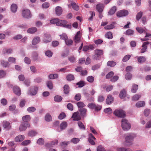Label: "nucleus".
<instances>
[{
    "mask_svg": "<svg viewBox=\"0 0 151 151\" xmlns=\"http://www.w3.org/2000/svg\"><path fill=\"white\" fill-rule=\"evenodd\" d=\"M0 102L3 106H5L7 104L8 101L6 99L3 98L0 100Z\"/></svg>",
    "mask_w": 151,
    "mask_h": 151,
    "instance_id": "nucleus-51",
    "label": "nucleus"
},
{
    "mask_svg": "<svg viewBox=\"0 0 151 151\" xmlns=\"http://www.w3.org/2000/svg\"><path fill=\"white\" fill-rule=\"evenodd\" d=\"M103 52L102 50L96 49L95 51V54L92 56L93 59L95 60H98L100 59L101 56L103 55Z\"/></svg>",
    "mask_w": 151,
    "mask_h": 151,
    "instance_id": "nucleus-3",
    "label": "nucleus"
},
{
    "mask_svg": "<svg viewBox=\"0 0 151 151\" xmlns=\"http://www.w3.org/2000/svg\"><path fill=\"white\" fill-rule=\"evenodd\" d=\"M30 119L31 118L29 115H26L22 117L23 122L29 123V122L30 121Z\"/></svg>",
    "mask_w": 151,
    "mask_h": 151,
    "instance_id": "nucleus-26",
    "label": "nucleus"
},
{
    "mask_svg": "<svg viewBox=\"0 0 151 151\" xmlns=\"http://www.w3.org/2000/svg\"><path fill=\"white\" fill-rule=\"evenodd\" d=\"M55 11L56 14L59 16L62 13L63 9L60 6H57L55 8Z\"/></svg>",
    "mask_w": 151,
    "mask_h": 151,
    "instance_id": "nucleus-18",
    "label": "nucleus"
},
{
    "mask_svg": "<svg viewBox=\"0 0 151 151\" xmlns=\"http://www.w3.org/2000/svg\"><path fill=\"white\" fill-rule=\"evenodd\" d=\"M138 62L140 63H142L146 61V58L143 56H139L137 58Z\"/></svg>",
    "mask_w": 151,
    "mask_h": 151,
    "instance_id": "nucleus-24",
    "label": "nucleus"
},
{
    "mask_svg": "<svg viewBox=\"0 0 151 151\" xmlns=\"http://www.w3.org/2000/svg\"><path fill=\"white\" fill-rule=\"evenodd\" d=\"M45 54L46 56L49 58H50L52 56L53 53L51 51L48 50L45 52Z\"/></svg>",
    "mask_w": 151,
    "mask_h": 151,
    "instance_id": "nucleus-64",
    "label": "nucleus"
},
{
    "mask_svg": "<svg viewBox=\"0 0 151 151\" xmlns=\"http://www.w3.org/2000/svg\"><path fill=\"white\" fill-rule=\"evenodd\" d=\"M30 126V124L29 123L22 122L19 127V129L21 131H24L26 129L27 127H29Z\"/></svg>",
    "mask_w": 151,
    "mask_h": 151,
    "instance_id": "nucleus-9",
    "label": "nucleus"
},
{
    "mask_svg": "<svg viewBox=\"0 0 151 151\" xmlns=\"http://www.w3.org/2000/svg\"><path fill=\"white\" fill-rule=\"evenodd\" d=\"M78 124L80 129L83 130H86V128L84 125L80 121H78Z\"/></svg>",
    "mask_w": 151,
    "mask_h": 151,
    "instance_id": "nucleus-38",
    "label": "nucleus"
},
{
    "mask_svg": "<svg viewBox=\"0 0 151 151\" xmlns=\"http://www.w3.org/2000/svg\"><path fill=\"white\" fill-rule=\"evenodd\" d=\"M138 89V85L135 84H134L132 86L131 91L132 93H135Z\"/></svg>",
    "mask_w": 151,
    "mask_h": 151,
    "instance_id": "nucleus-37",
    "label": "nucleus"
},
{
    "mask_svg": "<svg viewBox=\"0 0 151 151\" xmlns=\"http://www.w3.org/2000/svg\"><path fill=\"white\" fill-rule=\"evenodd\" d=\"M85 81H81L76 83L77 86H78L79 88H81L85 85Z\"/></svg>",
    "mask_w": 151,
    "mask_h": 151,
    "instance_id": "nucleus-45",
    "label": "nucleus"
},
{
    "mask_svg": "<svg viewBox=\"0 0 151 151\" xmlns=\"http://www.w3.org/2000/svg\"><path fill=\"white\" fill-rule=\"evenodd\" d=\"M145 104V103L144 101H139L136 103L135 106L136 107L139 108L144 106Z\"/></svg>",
    "mask_w": 151,
    "mask_h": 151,
    "instance_id": "nucleus-28",
    "label": "nucleus"
},
{
    "mask_svg": "<svg viewBox=\"0 0 151 151\" xmlns=\"http://www.w3.org/2000/svg\"><path fill=\"white\" fill-rule=\"evenodd\" d=\"M40 38L38 37H35L32 41V44L33 45H35L40 42Z\"/></svg>",
    "mask_w": 151,
    "mask_h": 151,
    "instance_id": "nucleus-23",
    "label": "nucleus"
},
{
    "mask_svg": "<svg viewBox=\"0 0 151 151\" xmlns=\"http://www.w3.org/2000/svg\"><path fill=\"white\" fill-rule=\"evenodd\" d=\"M134 33V31L133 30L129 29L126 30L124 34L127 35L131 36L133 35Z\"/></svg>",
    "mask_w": 151,
    "mask_h": 151,
    "instance_id": "nucleus-41",
    "label": "nucleus"
},
{
    "mask_svg": "<svg viewBox=\"0 0 151 151\" xmlns=\"http://www.w3.org/2000/svg\"><path fill=\"white\" fill-rule=\"evenodd\" d=\"M77 105L78 108H79V109L84 108L83 107L86 106L84 104L83 102L81 101H79L77 103Z\"/></svg>",
    "mask_w": 151,
    "mask_h": 151,
    "instance_id": "nucleus-44",
    "label": "nucleus"
},
{
    "mask_svg": "<svg viewBox=\"0 0 151 151\" xmlns=\"http://www.w3.org/2000/svg\"><path fill=\"white\" fill-rule=\"evenodd\" d=\"M67 126V123L65 121L63 122L60 125V128L61 130L65 129Z\"/></svg>",
    "mask_w": 151,
    "mask_h": 151,
    "instance_id": "nucleus-31",
    "label": "nucleus"
},
{
    "mask_svg": "<svg viewBox=\"0 0 151 151\" xmlns=\"http://www.w3.org/2000/svg\"><path fill=\"white\" fill-rule=\"evenodd\" d=\"M116 65V62L113 60L109 61L107 63V65L111 67H114Z\"/></svg>",
    "mask_w": 151,
    "mask_h": 151,
    "instance_id": "nucleus-36",
    "label": "nucleus"
},
{
    "mask_svg": "<svg viewBox=\"0 0 151 151\" xmlns=\"http://www.w3.org/2000/svg\"><path fill=\"white\" fill-rule=\"evenodd\" d=\"M50 23L52 24H56L57 26H60L61 24V20L60 21L59 19L55 18L50 20Z\"/></svg>",
    "mask_w": 151,
    "mask_h": 151,
    "instance_id": "nucleus-16",
    "label": "nucleus"
},
{
    "mask_svg": "<svg viewBox=\"0 0 151 151\" xmlns=\"http://www.w3.org/2000/svg\"><path fill=\"white\" fill-rule=\"evenodd\" d=\"M121 124L122 129L124 131H127L131 128V125L126 119H122Z\"/></svg>",
    "mask_w": 151,
    "mask_h": 151,
    "instance_id": "nucleus-1",
    "label": "nucleus"
},
{
    "mask_svg": "<svg viewBox=\"0 0 151 151\" xmlns=\"http://www.w3.org/2000/svg\"><path fill=\"white\" fill-rule=\"evenodd\" d=\"M17 4H12L11 6V10L13 13H15L17 9Z\"/></svg>",
    "mask_w": 151,
    "mask_h": 151,
    "instance_id": "nucleus-25",
    "label": "nucleus"
},
{
    "mask_svg": "<svg viewBox=\"0 0 151 151\" xmlns=\"http://www.w3.org/2000/svg\"><path fill=\"white\" fill-rule=\"evenodd\" d=\"M61 24L60 26L63 27H64L68 28L69 29H71V26L70 25V24H66L68 23V22L65 20H61Z\"/></svg>",
    "mask_w": 151,
    "mask_h": 151,
    "instance_id": "nucleus-15",
    "label": "nucleus"
},
{
    "mask_svg": "<svg viewBox=\"0 0 151 151\" xmlns=\"http://www.w3.org/2000/svg\"><path fill=\"white\" fill-rule=\"evenodd\" d=\"M63 92L65 94H68L70 92V87L68 84L65 85L63 87Z\"/></svg>",
    "mask_w": 151,
    "mask_h": 151,
    "instance_id": "nucleus-22",
    "label": "nucleus"
},
{
    "mask_svg": "<svg viewBox=\"0 0 151 151\" xmlns=\"http://www.w3.org/2000/svg\"><path fill=\"white\" fill-rule=\"evenodd\" d=\"M141 96L140 95L136 94L132 97V100L134 101H137L139 99Z\"/></svg>",
    "mask_w": 151,
    "mask_h": 151,
    "instance_id": "nucleus-58",
    "label": "nucleus"
},
{
    "mask_svg": "<svg viewBox=\"0 0 151 151\" xmlns=\"http://www.w3.org/2000/svg\"><path fill=\"white\" fill-rule=\"evenodd\" d=\"M150 42L148 41L144 42L142 46V48L141 49L140 51L141 53H143L147 51V45L149 44Z\"/></svg>",
    "mask_w": 151,
    "mask_h": 151,
    "instance_id": "nucleus-14",
    "label": "nucleus"
},
{
    "mask_svg": "<svg viewBox=\"0 0 151 151\" xmlns=\"http://www.w3.org/2000/svg\"><path fill=\"white\" fill-rule=\"evenodd\" d=\"M87 109L85 108L79 109V111L80 113V115L82 117H84L86 116Z\"/></svg>",
    "mask_w": 151,
    "mask_h": 151,
    "instance_id": "nucleus-19",
    "label": "nucleus"
},
{
    "mask_svg": "<svg viewBox=\"0 0 151 151\" xmlns=\"http://www.w3.org/2000/svg\"><path fill=\"white\" fill-rule=\"evenodd\" d=\"M87 107L90 109L94 110L96 112L99 111L102 109V106L99 104H96L93 103H90L87 105Z\"/></svg>",
    "mask_w": 151,
    "mask_h": 151,
    "instance_id": "nucleus-2",
    "label": "nucleus"
},
{
    "mask_svg": "<svg viewBox=\"0 0 151 151\" xmlns=\"http://www.w3.org/2000/svg\"><path fill=\"white\" fill-rule=\"evenodd\" d=\"M114 74V73L113 72L111 71L109 72L106 76V79H109Z\"/></svg>",
    "mask_w": 151,
    "mask_h": 151,
    "instance_id": "nucleus-60",
    "label": "nucleus"
},
{
    "mask_svg": "<svg viewBox=\"0 0 151 151\" xmlns=\"http://www.w3.org/2000/svg\"><path fill=\"white\" fill-rule=\"evenodd\" d=\"M45 143L44 139L42 138H39L37 142V143L40 145H43Z\"/></svg>",
    "mask_w": 151,
    "mask_h": 151,
    "instance_id": "nucleus-46",
    "label": "nucleus"
},
{
    "mask_svg": "<svg viewBox=\"0 0 151 151\" xmlns=\"http://www.w3.org/2000/svg\"><path fill=\"white\" fill-rule=\"evenodd\" d=\"M66 78L68 81H71L74 80L75 77L73 75L69 74L67 76Z\"/></svg>",
    "mask_w": 151,
    "mask_h": 151,
    "instance_id": "nucleus-35",
    "label": "nucleus"
},
{
    "mask_svg": "<svg viewBox=\"0 0 151 151\" xmlns=\"http://www.w3.org/2000/svg\"><path fill=\"white\" fill-rule=\"evenodd\" d=\"M129 14L128 11L126 10L123 9L117 12L116 16L119 17H124L127 16Z\"/></svg>",
    "mask_w": 151,
    "mask_h": 151,
    "instance_id": "nucleus-10",
    "label": "nucleus"
},
{
    "mask_svg": "<svg viewBox=\"0 0 151 151\" xmlns=\"http://www.w3.org/2000/svg\"><path fill=\"white\" fill-rule=\"evenodd\" d=\"M22 15L23 17L26 19H29L32 17L30 11L27 9H24L22 12Z\"/></svg>",
    "mask_w": 151,
    "mask_h": 151,
    "instance_id": "nucleus-6",
    "label": "nucleus"
},
{
    "mask_svg": "<svg viewBox=\"0 0 151 151\" xmlns=\"http://www.w3.org/2000/svg\"><path fill=\"white\" fill-rule=\"evenodd\" d=\"M71 6L73 9L76 11H78L79 9V6L77 5L75 3H71Z\"/></svg>",
    "mask_w": 151,
    "mask_h": 151,
    "instance_id": "nucleus-49",
    "label": "nucleus"
},
{
    "mask_svg": "<svg viewBox=\"0 0 151 151\" xmlns=\"http://www.w3.org/2000/svg\"><path fill=\"white\" fill-rule=\"evenodd\" d=\"M87 81L90 83H93L94 80V78L92 76H89L87 78Z\"/></svg>",
    "mask_w": 151,
    "mask_h": 151,
    "instance_id": "nucleus-52",
    "label": "nucleus"
},
{
    "mask_svg": "<svg viewBox=\"0 0 151 151\" xmlns=\"http://www.w3.org/2000/svg\"><path fill=\"white\" fill-rule=\"evenodd\" d=\"M126 92L125 90L123 89L121 90L119 95V96L121 99L124 98L126 96Z\"/></svg>",
    "mask_w": 151,
    "mask_h": 151,
    "instance_id": "nucleus-21",
    "label": "nucleus"
},
{
    "mask_svg": "<svg viewBox=\"0 0 151 151\" xmlns=\"http://www.w3.org/2000/svg\"><path fill=\"white\" fill-rule=\"evenodd\" d=\"M131 57V56L130 55H125L122 59V61L124 62L127 61L130 59Z\"/></svg>",
    "mask_w": 151,
    "mask_h": 151,
    "instance_id": "nucleus-50",
    "label": "nucleus"
},
{
    "mask_svg": "<svg viewBox=\"0 0 151 151\" xmlns=\"http://www.w3.org/2000/svg\"><path fill=\"white\" fill-rule=\"evenodd\" d=\"M1 65L4 67L6 68L9 65V63L7 61H5L4 60H1Z\"/></svg>",
    "mask_w": 151,
    "mask_h": 151,
    "instance_id": "nucleus-42",
    "label": "nucleus"
},
{
    "mask_svg": "<svg viewBox=\"0 0 151 151\" xmlns=\"http://www.w3.org/2000/svg\"><path fill=\"white\" fill-rule=\"evenodd\" d=\"M143 12L140 11L136 15V19L137 21H139L142 17L143 15Z\"/></svg>",
    "mask_w": 151,
    "mask_h": 151,
    "instance_id": "nucleus-43",
    "label": "nucleus"
},
{
    "mask_svg": "<svg viewBox=\"0 0 151 151\" xmlns=\"http://www.w3.org/2000/svg\"><path fill=\"white\" fill-rule=\"evenodd\" d=\"M135 137L134 135L133 134H129L126 136L125 137V142L129 145H131Z\"/></svg>",
    "mask_w": 151,
    "mask_h": 151,
    "instance_id": "nucleus-5",
    "label": "nucleus"
},
{
    "mask_svg": "<svg viewBox=\"0 0 151 151\" xmlns=\"http://www.w3.org/2000/svg\"><path fill=\"white\" fill-rule=\"evenodd\" d=\"M68 60L70 63H73L76 62V58L74 56H70L68 58Z\"/></svg>",
    "mask_w": 151,
    "mask_h": 151,
    "instance_id": "nucleus-57",
    "label": "nucleus"
},
{
    "mask_svg": "<svg viewBox=\"0 0 151 151\" xmlns=\"http://www.w3.org/2000/svg\"><path fill=\"white\" fill-rule=\"evenodd\" d=\"M38 90V87L36 86H35L29 88L28 93L31 96H34L36 94Z\"/></svg>",
    "mask_w": 151,
    "mask_h": 151,
    "instance_id": "nucleus-8",
    "label": "nucleus"
},
{
    "mask_svg": "<svg viewBox=\"0 0 151 151\" xmlns=\"http://www.w3.org/2000/svg\"><path fill=\"white\" fill-rule=\"evenodd\" d=\"M136 30L140 34H142L143 32L145 33L146 32L145 31L144 29L141 27H136Z\"/></svg>",
    "mask_w": 151,
    "mask_h": 151,
    "instance_id": "nucleus-47",
    "label": "nucleus"
},
{
    "mask_svg": "<svg viewBox=\"0 0 151 151\" xmlns=\"http://www.w3.org/2000/svg\"><path fill=\"white\" fill-rule=\"evenodd\" d=\"M66 115L64 112H61L59 115L58 116V118L60 120H62L66 117Z\"/></svg>",
    "mask_w": 151,
    "mask_h": 151,
    "instance_id": "nucleus-55",
    "label": "nucleus"
},
{
    "mask_svg": "<svg viewBox=\"0 0 151 151\" xmlns=\"http://www.w3.org/2000/svg\"><path fill=\"white\" fill-rule=\"evenodd\" d=\"M72 118L73 119L74 121H78L81 119V116L79 115V112L78 111L74 112L72 116Z\"/></svg>",
    "mask_w": 151,
    "mask_h": 151,
    "instance_id": "nucleus-11",
    "label": "nucleus"
},
{
    "mask_svg": "<svg viewBox=\"0 0 151 151\" xmlns=\"http://www.w3.org/2000/svg\"><path fill=\"white\" fill-rule=\"evenodd\" d=\"M105 37L108 39H111L113 38L112 34L111 32H107L105 35Z\"/></svg>",
    "mask_w": 151,
    "mask_h": 151,
    "instance_id": "nucleus-53",
    "label": "nucleus"
},
{
    "mask_svg": "<svg viewBox=\"0 0 151 151\" xmlns=\"http://www.w3.org/2000/svg\"><path fill=\"white\" fill-rule=\"evenodd\" d=\"M51 37L50 34L47 33H44V37L42 40L44 43H47L51 42Z\"/></svg>",
    "mask_w": 151,
    "mask_h": 151,
    "instance_id": "nucleus-7",
    "label": "nucleus"
},
{
    "mask_svg": "<svg viewBox=\"0 0 151 151\" xmlns=\"http://www.w3.org/2000/svg\"><path fill=\"white\" fill-rule=\"evenodd\" d=\"M32 57L34 61H36L38 59V54L35 51L33 52L32 53Z\"/></svg>",
    "mask_w": 151,
    "mask_h": 151,
    "instance_id": "nucleus-29",
    "label": "nucleus"
},
{
    "mask_svg": "<svg viewBox=\"0 0 151 151\" xmlns=\"http://www.w3.org/2000/svg\"><path fill=\"white\" fill-rule=\"evenodd\" d=\"M114 101V98L111 95L109 94L108 95L106 99V104L108 105L111 104Z\"/></svg>",
    "mask_w": 151,
    "mask_h": 151,
    "instance_id": "nucleus-12",
    "label": "nucleus"
},
{
    "mask_svg": "<svg viewBox=\"0 0 151 151\" xmlns=\"http://www.w3.org/2000/svg\"><path fill=\"white\" fill-rule=\"evenodd\" d=\"M62 97L61 96L59 95L55 96L54 97V101L55 102H60L62 101Z\"/></svg>",
    "mask_w": 151,
    "mask_h": 151,
    "instance_id": "nucleus-40",
    "label": "nucleus"
},
{
    "mask_svg": "<svg viewBox=\"0 0 151 151\" xmlns=\"http://www.w3.org/2000/svg\"><path fill=\"white\" fill-rule=\"evenodd\" d=\"M81 96L80 93L76 94L74 97V99L77 101H80L81 99Z\"/></svg>",
    "mask_w": 151,
    "mask_h": 151,
    "instance_id": "nucleus-61",
    "label": "nucleus"
},
{
    "mask_svg": "<svg viewBox=\"0 0 151 151\" xmlns=\"http://www.w3.org/2000/svg\"><path fill=\"white\" fill-rule=\"evenodd\" d=\"M36 110V109L34 107L31 106L27 109V111L29 113H33Z\"/></svg>",
    "mask_w": 151,
    "mask_h": 151,
    "instance_id": "nucleus-48",
    "label": "nucleus"
},
{
    "mask_svg": "<svg viewBox=\"0 0 151 151\" xmlns=\"http://www.w3.org/2000/svg\"><path fill=\"white\" fill-rule=\"evenodd\" d=\"M3 127L8 130L11 128V125L10 122L6 121H4L2 123Z\"/></svg>",
    "mask_w": 151,
    "mask_h": 151,
    "instance_id": "nucleus-13",
    "label": "nucleus"
},
{
    "mask_svg": "<svg viewBox=\"0 0 151 151\" xmlns=\"http://www.w3.org/2000/svg\"><path fill=\"white\" fill-rule=\"evenodd\" d=\"M37 31V28L35 27H32L29 28L28 29L27 32L28 33L30 34H33Z\"/></svg>",
    "mask_w": 151,
    "mask_h": 151,
    "instance_id": "nucleus-27",
    "label": "nucleus"
},
{
    "mask_svg": "<svg viewBox=\"0 0 151 151\" xmlns=\"http://www.w3.org/2000/svg\"><path fill=\"white\" fill-rule=\"evenodd\" d=\"M115 26H114L113 24H111L109 25H107L106 26H105L104 27V29H113L115 28Z\"/></svg>",
    "mask_w": 151,
    "mask_h": 151,
    "instance_id": "nucleus-56",
    "label": "nucleus"
},
{
    "mask_svg": "<svg viewBox=\"0 0 151 151\" xmlns=\"http://www.w3.org/2000/svg\"><path fill=\"white\" fill-rule=\"evenodd\" d=\"M31 142L30 140H25L22 142L21 144L22 145L24 146H27Z\"/></svg>",
    "mask_w": 151,
    "mask_h": 151,
    "instance_id": "nucleus-62",
    "label": "nucleus"
},
{
    "mask_svg": "<svg viewBox=\"0 0 151 151\" xmlns=\"http://www.w3.org/2000/svg\"><path fill=\"white\" fill-rule=\"evenodd\" d=\"M96 10L99 12H102L103 10V5L101 4L96 5Z\"/></svg>",
    "mask_w": 151,
    "mask_h": 151,
    "instance_id": "nucleus-33",
    "label": "nucleus"
},
{
    "mask_svg": "<svg viewBox=\"0 0 151 151\" xmlns=\"http://www.w3.org/2000/svg\"><path fill=\"white\" fill-rule=\"evenodd\" d=\"M79 139L76 138H72L71 140V142L75 144H77L79 142Z\"/></svg>",
    "mask_w": 151,
    "mask_h": 151,
    "instance_id": "nucleus-63",
    "label": "nucleus"
},
{
    "mask_svg": "<svg viewBox=\"0 0 151 151\" xmlns=\"http://www.w3.org/2000/svg\"><path fill=\"white\" fill-rule=\"evenodd\" d=\"M116 10V7L115 6H113L108 12V15H113L115 13Z\"/></svg>",
    "mask_w": 151,
    "mask_h": 151,
    "instance_id": "nucleus-30",
    "label": "nucleus"
},
{
    "mask_svg": "<svg viewBox=\"0 0 151 151\" xmlns=\"http://www.w3.org/2000/svg\"><path fill=\"white\" fill-rule=\"evenodd\" d=\"M24 136L22 135H19L15 138L14 140L16 142H21L23 141L24 139Z\"/></svg>",
    "mask_w": 151,
    "mask_h": 151,
    "instance_id": "nucleus-20",
    "label": "nucleus"
},
{
    "mask_svg": "<svg viewBox=\"0 0 151 151\" xmlns=\"http://www.w3.org/2000/svg\"><path fill=\"white\" fill-rule=\"evenodd\" d=\"M45 120L47 122L51 121L52 120V117L51 116L49 113L47 114L45 117Z\"/></svg>",
    "mask_w": 151,
    "mask_h": 151,
    "instance_id": "nucleus-34",
    "label": "nucleus"
},
{
    "mask_svg": "<svg viewBox=\"0 0 151 151\" xmlns=\"http://www.w3.org/2000/svg\"><path fill=\"white\" fill-rule=\"evenodd\" d=\"M13 91L15 94L18 96H19L21 94L20 89L17 86H15L13 87Z\"/></svg>",
    "mask_w": 151,
    "mask_h": 151,
    "instance_id": "nucleus-17",
    "label": "nucleus"
},
{
    "mask_svg": "<svg viewBox=\"0 0 151 151\" xmlns=\"http://www.w3.org/2000/svg\"><path fill=\"white\" fill-rule=\"evenodd\" d=\"M47 86L50 89H52L53 88V86L51 81H48L46 83Z\"/></svg>",
    "mask_w": 151,
    "mask_h": 151,
    "instance_id": "nucleus-54",
    "label": "nucleus"
},
{
    "mask_svg": "<svg viewBox=\"0 0 151 151\" xmlns=\"http://www.w3.org/2000/svg\"><path fill=\"white\" fill-rule=\"evenodd\" d=\"M114 114L119 118H124L125 116V112L122 110L116 109L113 112Z\"/></svg>",
    "mask_w": 151,
    "mask_h": 151,
    "instance_id": "nucleus-4",
    "label": "nucleus"
},
{
    "mask_svg": "<svg viewBox=\"0 0 151 151\" xmlns=\"http://www.w3.org/2000/svg\"><path fill=\"white\" fill-rule=\"evenodd\" d=\"M132 74L129 73H127L125 75V78L127 80H130L132 78Z\"/></svg>",
    "mask_w": 151,
    "mask_h": 151,
    "instance_id": "nucleus-59",
    "label": "nucleus"
},
{
    "mask_svg": "<svg viewBox=\"0 0 151 151\" xmlns=\"http://www.w3.org/2000/svg\"><path fill=\"white\" fill-rule=\"evenodd\" d=\"M13 52L12 50V49L4 48L3 49L2 51V53L3 55L5 54H11Z\"/></svg>",
    "mask_w": 151,
    "mask_h": 151,
    "instance_id": "nucleus-32",
    "label": "nucleus"
},
{
    "mask_svg": "<svg viewBox=\"0 0 151 151\" xmlns=\"http://www.w3.org/2000/svg\"><path fill=\"white\" fill-rule=\"evenodd\" d=\"M37 134V132L34 130L30 131L28 133V135L29 136L33 137L35 136Z\"/></svg>",
    "mask_w": 151,
    "mask_h": 151,
    "instance_id": "nucleus-39",
    "label": "nucleus"
}]
</instances>
